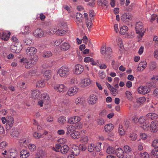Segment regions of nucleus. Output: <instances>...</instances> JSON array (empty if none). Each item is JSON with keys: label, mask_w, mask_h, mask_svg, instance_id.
Masks as SVG:
<instances>
[{"label": "nucleus", "mask_w": 158, "mask_h": 158, "mask_svg": "<svg viewBox=\"0 0 158 158\" xmlns=\"http://www.w3.org/2000/svg\"><path fill=\"white\" fill-rule=\"evenodd\" d=\"M38 105L42 107L43 106L44 104L48 105L50 102V99L49 95L47 93H44L41 95V99L38 100Z\"/></svg>", "instance_id": "f257e3e1"}, {"label": "nucleus", "mask_w": 158, "mask_h": 158, "mask_svg": "<svg viewBox=\"0 0 158 158\" xmlns=\"http://www.w3.org/2000/svg\"><path fill=\"white\" fill-rule=\"evenodd\" d=\"M136 33L139 35V37H142L144 35L145 29L144 28L143 24L141 22H138L136 23L135 26Z\"/></svg>", "instance_id": "f03ea898"}, {"label": "nucleus", "mask_w": 158, "mask_h": 158, "mask_svg": "<svg viewBox=\"0 0 158 158\" xmlns=\"http://www.w3.org/2000/svg\"><path fill=\"white\" fill-rule=\"evenodd\" d=\"M69 70L68 67L64 66L61 67L57 73L60 77L63 78L67 77L69 75Z\"/></svg>", "instance_id": "7ed1b4c3"}, {"label": "nucleus", "mask_w": 158, "mask_h": 158, "mask_svg": "<svg viewBox=\"0 0 158 158\" xmlns=\"http://www.w3.org/2000/svg\"><path fill=\"white\" fill-rule=\"evenodd\" d=\"M20 62L23 63L25 65V68L27 69L31 68L34 64L33 60L31 59H27L23 58L21 60Z\"/></svg>", "instance_id": "20e7f679"}, {"label": "nucleus", "mask_w": 158, "mask_h": 158, "mask_svg": "<svg viewBox=\"0 0 158 158\" xmlns=\"http://www.w3.org/2000/svg\"><path fill=\"white\" fill-rule=\"evenodd\" d=\"M54 88L57 92L63 93L66 90L67 87L64 84H57L54 85Z\"/></svg>", "instance_id": "39448f33"}, {"label": "nucleus", "mask_w": 158, "mask_h": 158, "mask_svg": "<svg viewBox=\"0 0 158 158\" xmlns=\"http://www.w3.org/2000/svg\"><path fill=\"white\" fill-rule=\"evenodd\" d=\"M132 15L129 13H125L123 14L121 17L122 21L124 23H128L132 18Z\"/></svg>", "instance_id": "423d86ee"}, {"label": "nucleus", "mask_w": 158, "mask_h": 158, "mask_svg": "<svg viewBox=\"0 0 158 158\" xmlns=\"http://www.w3.org/2000/svg\"><path fill=\"white\" fill-rule=\"evenodd\" d=\"M79 89L76 86H73L70 88L66 93V95L69 96H74L77 93Z\"/></svg>", "instance_id": "0eeeda50"}, {"label": "nucleus", "mask_w": 158, "mask_h": 158, "mask_svg": "<svg viewBox=\"0 0 158 158\" xmlns=\"http://www.w3.org/2000/svg\"><path fill=\"white\" fill-rule=\"evenodd\" d=\"M42 94L41 92L38 90H33L31 91L30 97L34 100H38Z\"/></svg>", "instance_id": "6e6552de"}, {"label": "nucleus", "mask_w": 158, "mask_h": 158, "mask_svg": "<svg viewBox=\"0 0 158 158\" xmlns=\"http://www.w3.org/2000/svg\"><path fill=\"white\" fill-rule=\"evenodd\" d=\"M150 127V130L152 132H157L158 131V121L154 120L152 121Z\"/></svg>", "instance_id": "1a4fd4ad"}, {"label": "nucleus", "mask_w": 158, "mask_h": 158, "mask_svg": "<svg viewBox=\"0 0 158 158\" xmlns=\"http://www.w3.org/2000/svg\"><path fill=\"white\" fill-rule=\"evenodd\" d=\"M150 91V88L147 86H141L138 89L139 94H145L148 93Z\"/></svg>", "instance_id": "9d476101"}, {"label": "nucleus", "mask_w": 158, "mask_h": 158, "mask_svg": "<svg viewBox=\"0 0 158 158\" xmlns=\"http://www.w3.org/2000/svg\"><path fill=\"white\" fill-rule=\"evenodd\" d=\"M98 100V96L94 94H91L89 97L88 100V103L90 105H93L95 104Z\"/></svg>", "instance_id": "9b49d317"}, {"label": "nucleus", "mask_w": 158, "mask_h": 158, "mask_svg": "<svg viewBox=\"0 0 158 158\" xmlns=\"http://www.w3.org/2000/svg\"><path fill=\"white\" fill-rule=\"evenodd\" d=\"M100 146H97L94 144H89L88 148V151L90 152H92L94 151L98 152L100 151Z\"/></svg>", "instance_id": "f8f14e48"}, {"label": "nucleus", "mask_w": 158, "mask_h": 158, "mask_svg": "<svg viewBox=\"0 0 158 158\" xmlns=\"http://www.w3.org/2000/svg\"><path fill=\"white\" fill-rule=\"evenodd\" d=\"M81 120V118L79 116H74L69 118L68 123L71 124H74L76 123Z\"/></svg>", "instance_id": "ddd939ff"}, {"label": "nucleus", "mask_w": 158, "mask_h": 158, "mask_svg": "<svg viewBox=\"0 0 158 158\" xmlns=\"http://www.w3.org/2000/svg\"><path fill=\"white\" fill-rule=\"evenodd\" d=\"M56 32L59 35H62L66 33V31L65 29L61 28H59L57 30L56 29H54L52 31H50L49 30L48 31V32L51 34H53Z\"/></svg>", "instance_id": "4468645a"}, {"label": "nucleus", "mask_w": 158, "mask_h": 158, "mask_svg": "<svg viewBox=\"0 0 158 158\" xmlns=\"http://www.w3.org/2000/svg\"><path fill=\"white\" fill-rule=\"evenodd\" d=\"M14 122V120L13 117L10 116L8 117L6 126V131H9L12 127Z\"/></svg>", "instance_id": "2eb2a0df"}, {"label": "nucleus", "mask_w": 158, "mask_h": 158, "mask_svg": "<svg viewBox=\"0 0 158 158\" xmlns=\"http://www.w3.org/2000/svg\"><path fill=\"white\" fill-rule=\"evenodd\" d=\"M33 34L36 37L41 38L43 36L44 33L41 29L38 28L34 31Z\"/></svg>", "instance_id": "dca6fc26"}, {"label": "nucleus", "mask_w": 158, "mask_h": 158, "mask_svg": "<svg viewBox=\"0 0 158 158\" xmlns=\"http://www.w3.org/2000/svg\"><path fill=\"white\" fill-rule=\"evenodd\" d=\"M37 52L36 49L33 47H28L26 50V52L28 55L32 56L36 54Z\"/></svg>", "instance_id": "f3484780"}, {"label": "nucleus", "mask_w": 158, "mask_h": 158, "mask_svg": "<svg viewBox=\"0 0 158 158\" xmlns=\"http://www.w3.org/2000/svg\"><path fill=\"white\" fill-rule=\"evenodd\" d=\"M106 85L110 91L111 94L114 96H116L118 93V90L107 82L106 83Z\"/></svg>", "instance_id": "a211bd4d"}, {"label": "nucleus", "mask_w": 158, "mask_h": 158, "mask_svg": "<svg viewBox=\"0 0 158 158\" xmlns=\"http://www.w3.org/2000/svg\"><path fill=\"white\" fill-rule=\"evenodd\" d=\"M91 81L89 78H85L82 79L80 84V85L82 87H85L89 85Z\"/></svg>", "instance_id": "6ab92c4d"}, {"label": "nucleus", "mask_w": 158, "mask_h": 158, "mask_svg": "<svg viewBox=\"0 0 158 158\" xmlns=\"http://www.w3.org/2000/svg\"><path fill=\"white\" fill-rule=\"evenodd\" d=\"M19 130L17 128H15L11 129L10 133V136L15 138H17L19 135Z\"/></svg>", "instance_id": "aec40b11"}, {"label": "nucleus", "mask_w": 158, "mask_h": 158, "mask_svg": "<svg viewBox=\"0 0 158 158\" xmlns=\"http://www.w3.org/2000/svg\"><path fill=\"white\" fill-rule=\"evenodd\" d=\"M84 70L83 66L81 64H77L75 67V73L77 74H80L82 73Z\"/></svg>", "instance_id": "412c9836"}, {"label": "nucleus", "mask_w": 158, "mask_h": 158, "mask_svg": "<svg viewBox=\"0 0 158 158\" xmlns=\"http://www.w3.org/2000/svg\"><path fill=\"white\" fill-rule=\"evenodd\" d=\"M11 50L13 52L18 53L20 52L21 49L20 48V45L17 44L12 45L11 47Z\"/></svg>", "instance_id": "4be33fe9"}, {"label": "nucleus", "mask_w": 158, "mask_h": 158, "mask_svg": "<svg viewBox=\"0 0 158 158\" xmlns=\"http://www.w3.org/2000/svg\"><path fill=\"white\" fill-rule=\"evenodd\" d=\"M67 131L66 133L67 135L71 134L74 131L76 130V127L73 125H68L66 127Z\"/></svg>", "instance_id": "5701e85b"}, {"label": "nucleus", "mask_w": 158, "mask_h": 158, "mask_svg": "<svg viewBox=\"0 0 158 158\" xmlns=\"http://www.w3.org/2000/svg\"><path fill=\"white\" fill-rule=\"evenodd\" d=\"M115 154L117 157L119 158H123L124 156L123 150L121 148H118L115 151Z\"/></svg>", "instance_id": "b1692460"}, {"label": "nucleus", "mask_w": 158, "mask_h": 158, "mask_svg": "<svg viewBox=\"0 0 158 158\" xmlns=\"http://www.w3.org/2000/svg\"><path fill=\"white\" fill-rule=\"evenodd\" d=\"M76 18L77 20L76 21V22L78 25L82 22L83 16L80 12H77L76 13Z\"/></svg>", "instance_id": "393cba45"}, {"label": "nucleus", "mask_w": 158, "mask_h": 158, "mask_svg": "<svg viewBox=\"0 0 158 158\" xmlns=\"http://www.w3.org/2000/svg\"><path fill=\"white\" fill-rule=\"evenodd\" d=\"M52 72L51 70H48L45 71L44 73V76L45 80H48L52 77Z\"/></svg>", "instance_id": "a878e982"}, {"label": "nucleus", "mask_w": 158, "mask_h": 158, "mask_svg": "<svg viewBox=\"0 0 158 158\" xmlns=\"http://www.w3.org/2000/svg\"><path fill=\"white\" fill-rule=\"evenodd\" d=\"M146 117L152 120H153L158 118V115L155 113H150L146 115Z\"/></svg>", "instance_id": "bb28decb"}, {"label": "nucleus", "mask_w": 158, "mask_h": 158, "mask_svg": "<svg viewBox=\"0 0 158 158\" xmlns=\"http://www.w3.org/2000/svg\"><path fill=\"white\" fill-rule=\"evenodd\" d=\"M128 30V28L127 26H123L120 28L119 33L121 34H126V35L128 36V35L127 33Z\"/></svg>", "instance_id": "cd10ccee"}, {"label": "nucleus", "mask_w": 158, "mask_h": 158, "mask_svg": "<svg viewBox=\"0 0 158 158\" xmlns=\"http://www.w3.org/2000/svg\"><path fill=\"white\" fill-rule=\"evenodd\" d=\"M70 48V44L64 42L60 46L61 49L63 51H66Z\"/></svg>", "instance_id": "c85d7f7f"}, {"label": "nucleus", "mask_w": 158, "mask_h": 158, "mask_svg": "<svg viewBox=\"0 0 158 158\" xmlns=\"http://www.w3.org/2000/svg\"><path fill=\"white\" fill-rule=\"evenodd\" d=\"M85 102L84 98L82 97H79L77 98L75 101L76 104L78 105H81Z\"/></svg>", "instance_id": "c756f323"}, {"label": "nucleus", "mask_w": 158, "mask_h": 158, "mask_svg": "<svg viewBox=\"0 0 158 158\" xmlns=\"http://www.w3.org/2000/svg\"><path fill=\"white\" fill-rule=\"evenodd\" d=\"M10 33L9 32L8 34L6 32H3L2 33L1 36V39L2 40L7 41L10 38Z\"/></svg>", "instance_id": "7c9ffc66"}, {"label": "nucleus", "mask_w": 158, "mask_h": 158, "mask_svg": "<svg viewBox=\"0 0 158 158\" xmlns=\"http://www.w3.org/2000/svg\"><path fill=\"white\" fill-rule=\"evenodd\" d=\"M113 125L111 123L108 124L104 127V130L106 132L111 131L113 129Z\"/></svg>", "instance_id": "2f4dec72"}, {"label": "nucleus", "mask_w": 158, "mask_h": 158, "mask_svg": "<svg viewBox=\"0 0 158 158\" xmlns=\"http://www.w3.org/2000/svg\"><path fill=\"white\" fill-rule=\"evenodd\" d=\"M80 152L79 148L77 146H74L72 148L71 150V153L75 156H77L79 155Z\"/></svg>", "instance_id": "473e14b6"}, {"label": "nucleus", "mask_w": 158, "mask_h": 158, "mask_svg": "<svg viewBox=\"0 0 158 158\" xmlns=\"http://www.w3.org/2000/svg\"><path fill=\"white\" fill-rule=\"evenodd\" d=\"M69 149V147L67 145H65L61 147L60 151L62 154H65L68 152Z\"/></svg>", "instance_id": "72a5a7b5"}, {"label": "nucleus", "mask_w": 158, "mask_h": 158, "mask_svg": "<svg viewBox=\"0 0 158 158\" xmlns=\"http://www.w3.org/2000/svg\"><path fill=\"white\" fill-rule=\"evenodd\" d=\"M29 156V153L28 151L25 150L22 151L20 153L21 158H26Z\"/></svg>", "instance_id": "f704fd0d"}, {"label": "nucleus", "mask_w": 158, "mask_h": 158, "mask_svg": "<svg viewBox=\"0 0 158 158\" xmlns=\"http://www.w3.org/2000/svg\"><path fill=\"white\" fill-rule=\"evenodd\" d=\"M45 85V83L43 79L38 81L36 83V86L38 87H44Z\"/></svg>", "instance_id": "c9c22d12"}, {"label": "nucleus", "mask_w": 158, "mask_h": 158, "mask_svg": "<svg viewBox=\"0 0 158 158\" xmlns=\"http://www.w3.org/2000/svg\"><path fill=\"white\" fill-rule=\"evenodd\" d=\"M70 135L74 139H77L80 137V133L78 131L73 132Z\"/></svg>", "instance_id": "e433bc0d"}, {"label": "nucleus", "mask_w": 158, "mask_h": 158, "mask_svg": "<svg viewBox=\"0 0 158 158\" xmlns=\"http://www.w3.org/2000/svg\"><path fill=\"white\" fill-rule=\"evenodd\" d=\"M66 121V117L64 116H61L58 118L57 122L60 124H64Z\"/></svg>", "instance_id": "4c0bfd02"}, {"label": "nucleus", "mask_w": 158, "mask_h": 158, "mask_svg": "<svg viewBox=\"0 0 158 158\" xmlns=\"http://www.w3.org/2000/svg\"><path fill=\"white\" fill-rule=\"evenodd\" d=\"M118 133L119 135L122 136L125 134V131L124 130L122 125H119L118 128Z\"/></svg>", "instance_id": "58836bf2"}, {"label": "nucleus", "mask_w": 158, "mask_h": 158, "mask_svg": "<svg viewBox=\"0 0 158 158\" xmlns=\"http://www.w3.org/2000/svg\"><path fill=\"white\" fill-rule=\"evenodd\" d=\"M52 56V53L51 51H45L44 52L43 54V56L45 58H48L51 56Z\"/></svg>", "instance_id": "ea45409f"}, {"label": "nucleus", "mask_w": 158, "mask_h": 158, "mask_svg": "<svg viewBox=\"0 0 158 158\" xmlns=\"http://www.w3.org/2000/svg\"><path fill=\"white\" fill-rule=\"evenodd\" d=\"M70 85H75L77 83L76 78H72L70 79L68 81Z\"/></svg>", "instance_id": "a19ab883"}, {"label": "nucleus", "mask_w": 158, "mask_h": 158, "mask_svg": "<svg viewBox=\"0 0 158 158\" xmlns=\"http://www.w3.org/2000/svg\"><path fill=\"white\" fill-rule=\"evenodd\" d=\"M114 152V148L111 147H109L107 148L106 152L110 154H113Z\"/></svg>", "instance_id": "79ce46f5"}, {"label": "nucleus", "mask_w": 158, "mask_h": 158, "mask_svg": "<svg viewBox=\"0 0 158 158\" xmlns=\"http://www.w3.org/2000/svg\"><path fill=\"white\" fill-rule=\"evenodd\" d=\"M156 67V63L154 61L151 62L150 64L149 68L151 70H153Z\"/></svg>", "instance_id": "37998d69"}, {"label": "nucleus", "mask_w": 158, "mask_h": 158, "mask_svg": "<svg viewBox=\"0 0 158 158\" xmlns=\"http://www.w3.org/2000/svg\"><path fill=\"white\" fill-rule=\"evenodd\" d=\"M126 97L128 99L131 100L132 98V96L131 93L129 91H127L125 92Z\"/></svg>", "instance_id": "c03bdc74"}, {"label": "nucleus", "mask_w": 158, "mask_h": 158, "mask_svg": "<svg viewBox=\"0 0 158 158\" xmlns=\"http://www.w3.org/2000/svg\"><path fill=\"white\" fill-rule=\"evenodd\" d=\"M138 65L144 69L147 67V63L145 61H143L140 62Z\"/></svg>", "instance_id": "a18cd8bd"}, {"label": "nucleus", "mask_w": 158, "mask_h": 158, "mask_svg": "<svg viewBox=\"0 0 158 158\" xmlns=\"http://www.w3.org/2000/svg\"><path fill=\"white\" fill-rule=\"evenodd\" d=\"M124 150L125 152L126 153L130 152L131 150V148L127 145L124 146Z\"/></svg>", "instance_id": "49530a36"}, {"label": "nucleus", "mask_w": 158, "mask_h": 158, "mask_svg": "<svg viewBox=\"0 0 158 158\" xmlns=\"http://www.w3.org/2000/svg\"><path fill=\"white\" fill-rule=\"evenodd\" d=\"M145 98L144 97H142L139 98L137 101V102L139 104L143 103L145 101Z\"/></svg>", "instance_id": "de8ad7c7"}, {"label": "nucleus", "mask_w": 158, "mask_h": 158, "mask_svg": "<svg viewBox=\"0 0 158 158\" xmlns=\"http://www.w3.org/2000/svg\"><path fill=\"white\" fill-rule=\"evenodd\" d=\"M63 41V40L62 39H59L54 41V43H53V44L56 46H57L60 45Z\"/></svg>", "instance_id": "09e8293b"}, {"label": "nucleus", "mask_w": 158, "mask_h": 158, "mask_svg": "<svg viewBox=\"0 0 158 158\" xmlns=\"http://www.w3.org/2000/svg\"><path fill=\"white\" fill-rule=\"evenodd\" d=\"M26 142V140L25 139H20L19 141V144L21 146H25Z\"/></svg>", "instance_id": "8fccbe9b"}, {"label": "nucleus", "mask_w": 158, "mask_h": 158, "mask_svg": "<svg viewBox=\"0 0 158 158\" xmlns=\"http://www.w3.org/2000/svg\"><path fill=\"white\" fill-rule=\"evenodd\" d=\"M137 137L136 134L134 133H131L130 135V139L132 140H135L137 139Z\"/></svg>", "instance_id": "3c124183"}, {"label": "nucleus", "mask_w": 158, "mask_h": 158, "mask_svg": "<svg viewBox=\"0 0 158 158\" xmlns=\"http://www.w3.org/2000/svg\"><path fill=\"white\" fill-rule=\"evenodd\" d=\"M152 154L154 157L158 158V149H154L153 150L152 152Z\"/></svg>", "instance_id": "603ef678"}, {"label": "nucleus", "mask_w": 158, "mask_h": 158, "mask_svg": "<svg viewBox=\"0 0 158 158\" xmlns=\"http://www.w3.org/2000/svg\"><path fill=\"white\" fill-rule=\"evenodd\" d=\"M141 158H149V154L146 152L140 153Z\"/></svg>", "instance_id": "864d4df0"}, {"label": "nucleus", "mask_w": 158, "mask_h": 158, "mask_svg": "<svg viewBox=\"0 0 158 158\" xmlns=\"http://www.w3.org/2000/svg\"><path fill=\"white\" fill-rule=\"evenodd\" d=\"M59 28L65 29L67 27L66 23L61 22L59 24Z\"/></svg>", "instance_id": "5fc2aeb1"}, {"label": "nucleus", "mask_w": 158, "mask_h": 158, "mask_svg": "<svg viewBox=\"0 0 158 158\" xmlns=\"http://www.w3.org/2000/svg\"><path fill=\"white\" fill-rule=\"evenodd\" d=\"M2 154L3 156V158H8L9 152L5 150L2 152Z\"/></svg>", "instance_id": "6e6d98bb"}, {"label": "nucleus", "mask_w": 158, "mask_h": 158, "mask_svg": "<svg viewBox=\"0 0 158 158\" xmlns=\"http://www.w3.org/2000/svg\"><path fill=\"white\" fill-rule=\"evenodd\" d=\"M29 149L31 151H34L36 148V146L35 145L33 144H30L28 146Z\"/></svg>", "instance_id": "4d7b16f0"}, {"label": "nucleus", "mask_w": 158, "mask_h": 158, "mask_svg": "<svg viewBox=\"0 0 158 158\" xmlns=\"http://www.w3.org/2000/svg\"><path fill=\"white\" fill-rule=\"evenodd\" d=\"M33 137L36 139H39L41 138L42 135L41 134H39L36 132H35L33 134Z\"/></svg>", "instance_id": "13d9d810"}, {"label": "nucleus", "mask_w": 158, "mask_h": 158, "mask_svg": "<svg viewBox=\"0 0 158 158\" xmlns=\"http://www.w3.org/2000/svg\"><path fill=\"white\" fill-rule=\"evenodd\" d=\"M29 27L28 26H25L24 30V32H22V34L24 35L27 34L29 32Z\"/></svg>", "instance_id": "bf43d9fd"}, {"label": "nucleus", "mask_w": 158, "mask_h": 158, "mask_svg": "<svg viewBox=\"0 0 158 158\" xmlns=\"http://www.w3.org/2000/svg\"><path fill=\"white\" fill-rule=\"evenodd\" d=\"M97 122L98 125H102L104 123V121L102 118H99L97 119Z\"/></svg>", "instance_id": "052dcab7"}, {"label": "nucleus", "mask_w": 158, "mask_h": 158, "mask_svg": "<svg viewBox=\"0 0 158 158\" xmlns=\"http://www.w3.org/2000/svg\"><path fill=\"white\" fill-rule=\"evenodd\" d=\"M112 52V49L110 47H107L106 49V51L105 56H106L107 55H110L111 54Z\"/></svg>", "instance_id": "680f3d73"}, {"label": "nucleus", "mask_w": 158, "mask_h": 158, "mask_svg": "<svg viewBox=\"0 0 158 158\" xmlns=\"http://www.w3.org/2000/svg\"><path fill=\"white\" fill-rule=\"evenodd\" d=\"M87 146L84 144H81L79 145L78 148H79V150H81L82 151H85L87 149Z\"/></svg>", "instance_id": "e2e57ef3"}, {"label": "nucleus", "mask_w": 158, "mask_h": 158, "mask_svg": "<svg viewBox=\"0 0 158 158\" xmlns=\"http://www.w3.org/2000/svg\"><path fill=\"white\" fill-rule=\"evenodd\" d=\"M149 124L147 123H143L142 126H140V127L145 130H148L149 129Z\"/></svg>", "instance_id": "0e129e2a"}, {"label": "nucleus", "mask_w": 158, "mask_h": 158, "mask_svg": "<svg viewBox=\"0 0 158 158\" xmlns=\"http://www.w3.org/2000/svg\"><path fill=\"white\" fill-rule=\"evenodd\" d=\"M101 5L102 6H106L107 7L108 6V3L106 0H102L101 1Z\"/></svg>", "instance_id": "69168bd1"}, {"label": "nucleus", "mask_w": 158, "mask_h": 158, "mask_svg": "<svg viewBox=\"0 0 158 158\" xmlns=\"http://www.w3.org/2000/svg\"><path fill=\"white\" fill-rule=\"evenodd\" d=\"M117 41L118 46H120V47L123 46V42L121 38H118L117 39Z\"/></svg>", "instance_id": "338daca9"}, {"label": "nucleus", "mask_w": 158, "mask_h": 158, "mask_svg": "<svg viewBox=\"0 0 158 158\" xmlns=\"http://www.w3.org/2000/svg\"><path fill=\"white\" fill-rule=\"evenodd\" d=\"M152 146L155 148H158V140H154L152 142Z\"/></svg>", "instance_id": "774afa93"}]
</instances>
